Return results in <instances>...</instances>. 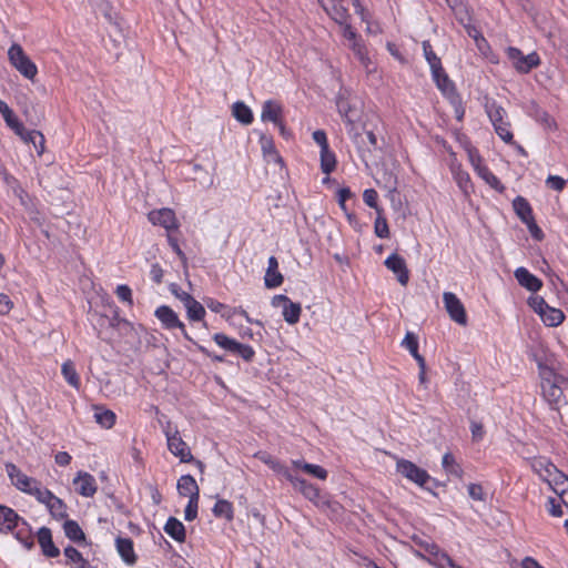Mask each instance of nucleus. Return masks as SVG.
I'll return each mask as SVG.
<instances>
[{
	"label": "nucleus",
	"instance_id": "obj_1",
	"mask_svg": "<svg viewBox=\"0 0 568 568\" xmlns=\"http://www.w3.org/2000/svg\"><path fill=\"white\" fill-rule=\"evenodd\" d=\"M540 387L544 398L555 408L568 398V379L549 367L540 368Z\"/></svg>",
	"mask_w": 568,
	"mask_h": 568
},
{
	"label": "nucleus",
	"instance_id": "obj_2",
	"mask_svg": "<svg viewBox=\"0 0 568 568\" xmlns=\"http://www.w3.org/2000/svg\"><path fill=\"white\" fill-rule=\"evenodd\" d=\"M336 106L338 113L344 119L346 124V131L348 136L353 142L362 143L359 136V126L357 125V121L359 119V111L356 109L354 104L351 103L347 99L343 97H338L336 101Z\"/></svg>",
	"mask_w": 568,
	"mask_h": 568
},
{
	"label": "nucleus",
	"instance_id": "obj_3",
	"mask_svg": "<svg viewBox=\"0 0 568 568\" xmlns=\"http://www.w3.org/2000/svg\"><path fill=\"white\" fill-rule=\"evenodd\" d=\"M10 63L27 79L33 80L38 73L37 65L26 54L22 47L13 43L8 50Z\"/></svg>",
	"mask_w": 568,
	"mask_h": 568
},
{
	"label": "nucleus",
	"instance_id": "obj_4",
	"mask_svg": "<svg viewBox=\"0 0 568 568\" xmlns=\"http://www.w3.org/2000/svg\"><path fill=\"white\" fill-rule=\"evenodd\" d=\"M286 479L296 490H298L310 501L314 503L317 507L331 506V503L321 495L320 489L313 484L306 481L304 478L295 476L291 471L290 474H286Z\"/></svg>",
	"mask_w": 568,
	"mask_h": 568
},
{
	"label": "nucleus",
	"instance_id": "obj_5",
	"mask_svg": "<svg viewBox=\"0 0 568 568\" xmlns=\"http://www.w3.org/2000/svg\"><path fill=\"white\" fill-rule=\"evenodd\" d=\"M506 53L508 59L511 61L513 67L519 73H528L540 64V58L536 52L524 55L519 49L509 47L507 48Z\"/></svg>",
	"mask_w": 568,
	"mask_h": 568
},
{
	"label": "nucleus",
	"instance_id": "obj_6",
	"mask_svg": "<svg viewBox=\"0 0 568 568\" xmlns=\"http://www.w3.org/2000/svg\"><path fill=\"white\" fill-rule=\"evenodd\" d=\"M213 341L223 349L237 354L246 362H251L255 355L254 349L246 344L239 343L236 339L226 336L223 333H216L213 335Z\"/></svg>",
	"mask_w": 568,
	"mask_h": 568
},
{
	"label": "nucleus",
	"instance_id": "obj_7",
	"mask_svg": "<svg viewBox=\"0 0 568 568\" xmlns=\"http://www.w3.org/2000/svg\"><path fill=\"white\" fill-rule=\"evenodd\" d=\"M396 470L406 479H408L422 487L430 478L425 469L418 467L413 462L404 459V458L397 459Z\"/></svg>",
	"mask_w": 568,
	"mask_h": 568
},
{
	"label": "nucleus",
	"instance_id": "obj_8",
	"mask_svg": "<svg viewBox=\"0 0 568 568\" xmlns=\"http://www.w3.org/2000/svg\"><path fill=\"white\" fill-rule=\"evenodd\" d=\"M443 302L446 312L448 313L452 321L465 326L467 325V314L462 301L452 292H445L443 294Z\"/></svg>",
	"mask_w": 568,
	"mask_h": 568
},
{
	"label": "nucleus",
	"instance_id": "obj_9",
	"mask_svg": "<svg viewBox=\"0 0 568 568\" xmlns=\"http://www.w3.org/2000/svg\"><path fill=\"white\" fill-rule=\"evenodd\" d=\"M168 448L176 457L180 458L181 463H190L193 460L191 449L187 444L180 436L179 430H165Z\"/></svg>",
	"mask_w": 568,
	"mask_h": 568
},
{
	"label": "nucleus",
	"instance_id": "obj_10",
	"mask_svg": "<svg viewBox=\"0 0 568 568\" xmlns=\"http://www.w3.org/2000/svg\"><path fill=\"white\" fill-rule=\"evenodd\" d=\"M6 471L8 477L11 480V484L22 493L28 494L31 491V488L37 484V479L29 477L24 473H22L17 465L12 463L6 464Z\"/></svg>",
	"mask_w": 568,
	"mask_h": 568
},
{
	"label": "nucleus",
	"instance_id": "obj_11",
	"mask_svg": "<svg viewBox=\"0 0 568 568\" xmlns=\"http://www.w3.org/2000/svg\"><path fill=\"white\" fill-rule=\"evenodd\" d=\"M149 221L154 225H160L166 231L176 230L179 223L175 213L171 209L154 210L149 213Z\"/></svg>",
	"mask_w": 568,
	"mask_h": 568
},
{
	"label": "nucleus",
	"instance_id": "obj_12",
	"mask_svg": "<svg viewBox=\"0 0 568 568\" xmlns=\"http://www.w3.org/2000/svg\"><path fill=\"white\" fill-rule=\"evenodd\" d=\"M385 266L397 275L402 285H406L409 280V272L405 260L396 253L390 254L384 262Z\"/></svg>",
	"mask_w": 568,
	"mask_h": 568
},
{
	"label": "nucleus",
	"instance_id": "obj_13",
	"mask_svg": "<svg viewBox=\"0 0 568 568\" xmlns=\"http://www.w3.org/2000/svg\"><path fill=\"white\" fill-rule=\"evenodd\" d=\"M154 315L165 329H184V324L179 320L178 314L166 305L158 307Z\"/></svg>",
	"mask_w": 568,
	"mask_h": 568
},
{
	"label": "nucleus",
	"instance_id": "obj_14",
	"mask_svg": "<svg viewBox=\"0 0 568 568\" xmlns=\"http://www.w3.org/2000/svg\"><path fill=\"white\" fill-rule=\"evenodd\" d=\"M73 484L77 493L83 497H92L97 493V481L89 473L79 471Z\"/></svg>",
	"mask_w": 568,
	"mask_h": 568
},
{
	"label": "nucleus",
	"instance_id": "obj_15",
	"mask_svg": "<svg viewBox=\"0 0 568 568\" xmlns=\"http://www.w3.org/2000/svg\"><path fill=\"white\" fill-rule=\"evenodd\" d=\"M283 118V108L281 103L274 100H267L262 105L261 120L263 122L280 123Z\"/></svg>",
	"mask_w": 568,
	"mask_h": 568
},
{
	"label": "nucleus",
	"instance_id": "obj_16",
	"mask_svg": "<svg viewBox=\"0 0 568 568\" xmlns=\"http://www.w3.org/2000/svg\"><path fill=\"white\" fill-rule=\"evenodd\" d=\"M515 277L519 285L530 292H537L542 286V282L525 267H518L515 271Z\"/></svg>",
	"mask_w": 568,
	"mask_h": 568
},
{
	"label": "nucleus",
	"instance_id": "obj_17",
	"mask_svg": "<svg viewBox=\"0 0 568 568\" xmlns=\"http://www.w3.org/2000/svg\"><path fill=\"white\" fill-rule=\"evenodd\" d=\"M178 491L181 496L189 497V499L200 498V488L191 475L180 477L178 480Z\"/></svg>",
	"mask_w": 568,
	"mask_h": 568
},
{
	"label": "nucleus",
	"instance_id": "obj_18",
	"mask_svg": "<svg viewBox=\"0 0 568 568\" xmlns=\"http://www.w3.org/2000/svg\"><path fill=\"white\" fill-rule=\"evenodd\" d=\"M283 275L278 272V262L275 256L268 258V266L264 276V284L267 288H275L282 285Z\"/></svg>",
	"mask_w": 568,
	"mask_h": 568
},
{
	"label": "nucleus",
	"instance_id": "obj_19",
	"mask_svg": "<svg viewBox=\"0 0 568 568\" xmlns=\"http://www.w3.org/2000/svg\"><path fill=\"white\" fill-rule=\"evenodd\" d=\"M38 541L41 546L42 552L50 558L59 556L60 550L52 541L51 530L47 527H42L38 531Z\"/></svg>",
	"mask_w": 568,
	"mask_h": 568
},
{
	"label": "nucleus",
	"instance_id": "obj_20",
	"mask_svg": "<svg viewBox=\"0 0 568 568\" xmlns=\"http://www.w3.org/2000/svg\"><path fill=\"white\" fill-rule=\"evenodd\" d=\"M359 139L362 143L354 142V144L357 146L358 151L364 155L366 152L372 153L376 150H379L381 146L378 145L377 138L374 134L373 131H365L362 132L359 130Z\"/></svg>",
	"mask_w": 568,
	"mask_h": 568
},
{
	"label": "nucleus",
	"instance_id": "obj_21",
	"mask_svg": "<svg viewBox=\"0 0 568 568\" xmlns=\"http://www.w3.org/2000/svg\"><path fill=\"white\" fill-rule=\"evenodd\" d=\"M116 549L121 558L128 565H134L136 562V556L133 549V541L130 538L119 537L116 539Z\"/></svg>",
	"mask_w": 568,
	"mask_h": 568
},
{
	"label": "nucleus",
	"instance_id": "obj_22",
	"mask_svg": "<svg viewBox=\"0 0 568 568\" xmlns=\"http://www.w3.org/2000/svg\"><path fill=\"white\" fill-rule=\"evenodd\" d=\"M532 470L544 480L547 483L552 475V469L556 468V466L548 459L544 457L535 458L531 462Z\"/></svg>",
	"mask_w": 568,
	"mask_h": 568
},
{
	"label": "nucleus",
	"instance_id": "obj_23",
	"mask_svg": "<svg viewBox=\"0 0 568 568\" xmlns=\"http://www.w3.org/2000/svg\"><path fill=\"white\" fill-rule=\"evenodd\" d=\"M164 531L174 540L183 542L185 540L184 525L175 517H170L164 525Z\"/></svg>",
	"mask_w": 568,
	"mask_h": 568
},
{
	"label": "nucleus",
	"instance_id": "obj_24",
	"mask_svg": "<svg viewBox=\"0 0 568 568\" xmlns=\"http://www.w3.org/2000/svg\"><path fill=\"white\" fill-rule=\"evenodd\" d=\"M19 519L13 509L0 506V531L12 530L18 525Z\"/></svg>",
	"mask_w": 568,
	"mask_h": 568
},
{
	"label": "nucleus",
	"instance_id": "obj_25",
	"mask_svg": "<svg viewBox=\"0 0 568 568\" xmlns=\"http://www.w3.org/2000/svg\"><path fill=\"white\" fill-rule=\"evenodd\" d=\"M349 48L353 51V53L356 55V58L358 59L362 67L366 70V72L367 73L373 72V69L371 68L372 61H371V58L368 57V52H367L365 43L362 40H359L357 42L351 43Z\"/></svg>",
	"mask_w": 568,
	"mask_h": 568
},
{
	"label": "nucleus",
	"instance_id": "obj_26",
	"mask_svg": "<svg viewBox=\"0 0 568 568\" xmlns=\"http://www.w3.org/2000/svg\"><path fill=\"white\" fill-rule=\"evenodd\" d=\"M0 113L3 116L6 124L13 130L14 133H20L22 130V123L14 115L13 111L9 105L0 99Z\"/></svg>",
	"mask_w": 568,
	"mask_h": 568
},
{
	"label": "nucleus",
	"instance_id": "obj_27",
	"mask_svg": "<svg viewBox=\"0 0 568 568\" xmlns=\"http://www.w3.org/2000/svg\"><path fill=\"white\" fill-rule=\"evenodd\" d=\"M541 321L550 327H555L560 325L564 320L565 315L562 311L559 308L550 307L549 305L545 308V311L539 315Z\"/></svg>",
	"mask_w": 568,
	"mask_h": 568
},
{
	"label": "nucleus",
	"instance_id": "obj_28",
	"mask_svg": "<svg viewBox=\"0 0 568 568\" xmlns=\"http://www.w3.org/2000/svg\"><path fill=\"white\" fill-rule=\"evenodd\" d=\"M402 345L409 351L412 356L416 359L418 366L424 367L425 358L418 353V339L416 335L412 332H407L402 342Z\"/></svg>",
	"mask_w": 568,
	"mask_h": 568
},
{
	"label": "nucleus",
	"instance_id": "obj_29",
	"mask_svg": "<svg viewBox=\"0 0 568 568\" xmlns=\"http://www.w3.org/2000/svg\"><path fill=\"white\" fill-rule=\"evenodd\" d=\"M61 373L70 386L80 388V377L72 361L68 359L62 364Z\"/></svg>",
	"mask_w": 568,
	"mask_h": 568
},
{
	"label": "nucleus",
	"instance_id": "obj_30",
	"mask_svg": "<svg viewBox=\"0 0 568 568\" xmlns=\"http://www.w3.org/2000/svg\"><path fill=\"white\" fill-rule=\"evenodd\" d=\"M233 116L241 123L247 125L253 121V113L251 109L241 101H237L232 106Z\"/></svg>",
	"mask_w": 568,
	"mask_h": 568
},
{
	"label": "nucleus",
	"instance_id": "obj_31",
	"mask_svg": "<svg viewBox=\"0 0 568 568\" xmlns=\"http://www.w3.org/2000/svg\"><path fill=\"white\" fill-rule=\"evenodd\" d=\"M485 110L491 123L503 122V120H505L506 111L495 100L486 99Z\"/></svg>",
	"mask_w": 568,
	"mask_h": 568
},
{
	"label": "nucleus",
	"instance_id": "obj_32",
	"mask_svg": "<svg viewBox=\"0 0 568 568\" xmlns=\"http://www.w3.org/2000/svg\"><path fill=\"white\" fill-rule=\"evenodd\" d=\"M94 410V419L101 427L109 429L114 425L116 416L112 410L103 407H95Z\"/></svg>",
	"mask_w": 568,
	"mask_h": 568
},
{
	"label": "nucleus",
	"instance_id": "obj_33",
	"mask_svg": "<svg viewBox=\"0 0 568 568\" xmlns=\"http://www.w3.org/2000/svg\"><path fill=\"white\" fill-rule=\"evenodd\" d=\"M514 210L523 222H527L532 216V210L528 201L523 196H517L513 202Z\"/></svg>",
	"mask_w": 568,
	"mask_h": 568
},
{
	"label": "nucleus",
	"instance_id": "obj_34",
	"mask_svg": "<svg viewBox=\"0 0 568 568\" xmlns=\"http://www.w3.org/2000/svg\"><path fill=\"white\" fill-rule=\"evenodd\" d=\"M302 307L300 303H294L290 300L283 307V317L286 323L294 325L300 321Z\"/></svg>",
	"mask_w": 568,
	"mask_h": 568
},
{
	"label": "nucleus",
	"instance_id": "obj_35",
	"mask_svg": "<svg viewBox=\"0 0 568 568\" xmlns=\"http://www.w3.org/2000/svg\"><path fill=\"white\" fill-rule=\"evenodd\" d=\"M255 457L258 458L264 464L268 465L275 473L281 474L286 478V474H290L291 470L286 468L281 462L273 458L271 455L264 452H258L255 454Z\"/></svg>",
	"mask_w": 568,
	"mask_h": 568
},
{
	"label": "nucleus",
	"instance_id": "obj_36",
	"mask_svg": "<svg viewBox=\"0 0 568 568\" xmlns=\"http://www.w3.org/2000/svg\"><path fill=\"white\" fill-rule=\"evenodd\" d=\"M423 558L438 568H455L453 559L445 551L440 550V548H438L430 557L423 556Z\"/></svg>",
	"mask_w": 568,
	"mask_h": 568
},
{
	"label": "nucleus",
	"instance_id": "obj_37",
	"mask_svg": "<svg viewBox=\"0 0 568 568\" xmlns=\"http://www.w3.org/2000/svg\"><path fill=\"white\" fill-rule=\"evenodd\" d=\"M65 536L74 542L85 540V536L79 524L74 520H67L63 525Z\"/></svg>",
	"mask_w": 568,
	"mask_h": 568
},
{
	"label": "nucleus",
	"instance_id": "obj_38",
	"mask_svg": "<svg viewBox=\"0 0 568 568\" xmlns=\"http://www.w3.org/2000/svg\"><path fill=\"white\" fill-rule=\"evenodd\" d=\"M547 484L549 485L551 490L555 494H557L560 490V488H564L568 485V476L556 467L555 469H552V475L550 476Z\"/></svg>",
	"mask_w": 568,
	"mask_h": 568
},
{
	"label": "nucleus",
	"instance_id": "obj_39",
	"mask_svg": "<svg viewBox=\"0 0 568 568\" xmlns=\"http://www.w3.org/2000/svg\"><path fill=\"white\" fill-rule=\"evenodd\" d=\"M16 134L19 135L26 143H30V140L32 138L33 139H38L40 141L39 142L38 155H42L43 154L45 139H44V135L40 131H38V130L27 131L24 129V126L22 125V130L20 131V133H16Z\"/></svg>",
	"mask_w": 568,
	"mask_h": 568
},
{
	"label": "nucleus",
	"instance_id": "obj_40",
	"mask_svg": "<svg viewBox=\"0 0 568 568\" xmlns=\"http://www.w3.org/2000/svg\"><path fill=\"white\" fill-rule=\"evenodd\" d=\"M336 168L335 154L329 151V148L321 150V170L325 174L332 173Z\"/></svg>",
	"mask_w": 568,
	"mask_h": 568
},
{
	"label": "nucleus",
	"instance_id": "obj_41",
	"mask_svg": "<svg viewBox=\"0 0 568 568\" xmlns=\"http://www.w3.org/2000/svg\"><path fill=\"white\" fill-rule=\"evenodd\" d=\"M184 307L191 321H201L205 316V308L194 297Z\"/></svg>",
	"mask_w": 568,
	"mask_h": 568
},
{
	"label": "nucleus",
	"instance_id": "obj_42",
	"mask_svg": "<svg viewBox=\"0 0 568 568\" xmlns=\"http://www.w3.org/2000/svg\"><path fill=\"white\" fill-rule=\"evenodd\" d=\"M47 507L50 514L58 519H62L68 515L65 504L54 495L52 496V499H50L47 504Z\"/></svg>",
	"mask_w": 568,
	"mask_h": 568
},
{
	"label": "nucleus",
	"instance_id": "obj_43",
	"mask_svg": "<svg viewBox=\"0 0 568 568\" xmlns=\"http://www.w3.org/2000/svg\"><path fill=\"white\" fill-rule=\"evenodd\" d=\"M213 514L216 517H224L227 520H232L233 506L229 500L219 499L213 507Z\"/></svg>",
	"mask_w": 568,
	"mask_h": 568
},
{
	"label": "nucleus",
	"instance_id": "obj_44",
	"mask_svg": "<svg viewBox=\"0 0 568 568\" xmlns=\"http://www.w3.org/2000/svg\"><path fill=\"white\" fill-rule=\"evenodd\" d=\"M444 469L456 477H462L463 469L462 467L456 463L455 457L450 453H446L443 456L442 460Z\"/></svg>",
	"mask_w": 568,
	"mask_h": 568
},
{
	"label": "nucleus",
	"instance_id": "obj_45",
	"mask_svg": "<svg viewBox=\"0 0 568 568\" xmlns=\"http://www.w3.org/2000/svg\"><path fill=\"white\" fill-rule=\"evenodd\" d=\"M28 494L34 496L39 503L44 504L45 506L49 503V500L52 499L53 496V494L49 489L41 488L39 481L34 484V486L31 488V491H29Z\"/></svg>",
	"mask_w": 568,
	"mask_h": 568
},
{
	"label": "nucleus",
	"instance_id": "obj_46",
	"mask_svg": "<svg viewBox=\"0 0 568 568\" xmlns=\"http://www.w3.org/2000/svg\"><path fill=\"white\" fill-rule=\"evenodd\" d=\"M493 125L495 128L496 133L503 141L507 143L513 141V133L509 129V123L507 121L503 120V122H496L493 123Z\"/></svg>",
	"mask_w": 568,
	"mask_h": 568
},
{
	"label": "nucleus",
	"instance_id": "obj_47",
	"mask_svg": "<svg viewBox=\"0 0 568 568\" xmlns=\"http://www.w3.org/2000/svg\"><path fill=\"white\" fill-rule=\"evenodd\" d=\"M423 50H424L425 58H426L430 69L437 68V70H438L439 63H442L440 59L433 51V48L428 41L423 42Z\"/></svg>",
	"mask_w": 568,
	"mask_h": 568
},
{
	"label": "nucleus",
	"instance_id": "obj_48",
	"mask_svg": "<svg viewBox=\"0 0 568 568\" xmlns=\"http://www.w3.org/2000/svg\"><path fill=\"white\" fill-rule=\"evenodd\" d=\"M478 175L485 180L491 187L499 190L501 189L500 181L498 178L487 168L480 169Z\"/></svg>",
	"mask_w": 568,
	"mask_h": 568
},
{
	"label": "nucleus",
	"instance_id": "obj_49",
	"mask_svg": "<svg viewBox=\"0 0 568 568\" xmlns=\"http://www.w3.org/2000/svg\"><path fill=\"white\" fill-rule=\"evenodd\" d=\"M303 471H305L306 474H308L313 477L322 479V480H325L327 478V470L324 469L320 465H314V464L304 465Z\"/></svg>",
	"mask_w": 568,
	"mask_h": 568
},
{
	"label": "nucleus",
	"instance_id": "obj_50",
	"mask_svg": "<svg viewBox=\"0 0 568 568\" xmlns=\"http://www.w3.org/2000/svg\"><path fill=\"white\" fill-rule=\"evenodd\" d=\"M562 503L560 499L549 497L546 504L547 511L554 517H561L564 515L561 509Z\"/></svg>",
	"mask_w": 568,
	"mask_h": 568
},
{
	"label": "nucleus",
	"instance_id": "obj_51",
	"mask_svg": "<svg viewBox=\"0 0 568 568\" xmlns=\"http://www.w3.org/2000/svg\"><path fill=\"white\" fill-rule=\"evenodd\" d=\"M115 294L119 297V300H121L122 302L128 303L130 306L133 305L132 291L128 285H125V284L119 285L115 290Z\"/></svg>",
	"mask_w": 568,
	"mask_h": 568
},
{
	"label": "nucleus",
	"instance_id": "obj_52",
	"mask_svg": "<svg viewBox=\"0 0 568 568\" xmlns=\"http://www.w3.org/2000/svg\"><path fill=\"white\" fill-rule=\"evenodd\" d=\"M377 199H378V194L374 189H367L363 193V200H364L365 204L372 209H375L377 212H379Z\"/></svg>",
	"mask_w": 568,
	"mask_h": 568
},
{
	"label": "nucleus",
	"instance_id": "obj_53",
	"mask_svg": "<svg viewBox=\"0 0 568 568\" xmlns=\"http://www.w3.org/2000/svg\"><path fill=\"white\" fill-rule=\"evenodd\" d=\"M197 508H199V499H189V503L184 510V518L187 521H192L197 516Z\"/></svg>",
	"mask_w": 568,
	"mask_h": 568
},
{
	"label": "nucleus",
	"instance_id": "obj_54",
	"mask_svg": "<svg viewBox=\"0 0 568 568\" xmlns=\"http://www.w3.org/2000/svg\"><path fill=\"white\" fill-rule=\"evenodd\" d=\"M375 234L381 239L389 236L388 225L385 219L378 217L375 221Z\"/></svg>",
	"mask_w": 568,
	"mask_h": 568
},
{
	"label": "nucleus",
	"instance_id": "obj_55",
	"mask_svg": "<svg viewBox=\"0 0 568 568\" xmlns=\"http://www.w3.org/2000/svg\"><path fill=\"white\" fill-rule=\"evenodd\" d=\"M63 552H64V556L67 557V559H69L70 561H72L74 564L80 565L84 560L81 552L72 546H68L67 548H64Z\"/></svg>",
	"mask_w": 568,
	"mask_h": 568
},
{
	"label": "nucleus",
	"instance_id": "obj_56",
	"mask_svg": "<svg viewBox=\"0 0 568 568\" xmlns=\"http://www.w3.org/2000/svg\"><path fill=\"white\" fill-rule=\"evenodd\" d=\"M528 304L538 315H540L548 306L545 300L540 296L530 297L528 300Z\"/></svg>",
	"mask_w": 568,
	"mask_h": 568
},
{
	"label": "nucleus",
	"instance_id": "obj_57",
	"mask_svg": "<svg viewBox=\"0 0 568 568\" xmlns=\"http://www.w3.org/2000/svg\"><path fill=\"white\" fill-rule=\"evenodd\" d=\"M531 236L537 240V241H541L544 239V232L541 231V229L537 225V223L535 222V219L531 217L530 220H528L527 222H524Z\"/></svg>",
	"mask_w": 568,
	"mask_h": 568
},
{
	"label": "nucleus",
	"instance_id": "obj_58",
	"mask_svg": "<svg viewBox=\"0 0 568 568\" xmlns=\"http://www.w3.org/2000/svg\"><path fill=\"white\" fill-rule=\"evenodd\" d=\"M468 158L477 173L480 171V169H484L486 166L483 164L481 156L479 155L477 150H475V149L468 150Z\"/></svg>",
	"mask_w": 568,
	"mask_h": 568
},
{
	"label": "nucleus",
	"instance_id": "obj_59",
	"mask_svg": "<svg viewBox=\"0 0 568 568\" xmlns=\"http://www.w3.org/2000/svg\"><path fill=\"white\" fill-rule=\"evenodd\" d=\"M233 315H241V316H243L247 323H255L257 325H262V322L254 321L253 318H251L250 315L247 314V312L242 306L229 308V312H227L226 316L231 317Z\"/></svg>",
	"mask_w": 568,
	"mask_h": 568
},
{
	"label": "nucleus",
	"instance_id": "obj_60",
	"mask_svg": "<svg viewBox=\"0 0 568 568\" xmlns=\"http://www.w3.org/2000/svg\"><path fill=\"white\" fill-rule=\"evenodd\" d=\"M468 494L474 500H485V493L479 484H469Z\"/></svg>",
	"mask_w": 568,
	"mask_h": 568
},
{
	"label": "nucleus",
	"instance_id": "obj_61",
	"mask_svg": "<svg viewBox=\"0 0 568 568\" xmlns=\"http://www.w3.org/2000/svg\"><path fill=\"white\" fill-rule=\"evenodd\" d=\"M546 184L556 191H561L565 187L566 181L557 175H549L546 180Z\"/></svg>",
	"mask_w": 568,
	"mask_h": 568
},
{
	"label": "nucleus",
	"instance_id": "obj_62",
	"mask_svg": "<svg viewBox=\"0 0 568 568\" xmlns=\"http://www.w3.org/2000/svg\"><path fill=\"white\" fill-rule=\"evenodd\" d=\"M13 307V302L7 294H0V315H7Z\"/></svg>",
	"mask_w": 568,
	"mask_h": 568
},
{
	"label": "nucleus",
	"instance_id": "obj_63",
	"mask_svg": "<svg viewBox=\"0 0 568 568\" xmlns=\"http://www.w3.org/2000/svg\"><path fill=\"white\" fill-rule=\"evenodd\" d=\"M456 180L459 187L466 193L470 186V178L468 173L462 171L456 173Z\"/></svg>",
	"mask_w": 568,
	"mask_h": 568
},
{
	"label": "nucleus",
	"instance_id": "obj_64",
	"mask_svg": "<svg viewBox=\"0 0 568 568\" xmlns=\"http://www.w3.org/2000/svg\"><path fill=\"white\" fill-rule=\"evenodd\" d=\"M554 409L558 412L562 424L568 426V398L561 404L557 405Z\"/></svg>",
	"mask_w": 568,
	"mask_h": 568
}]
</instances>
